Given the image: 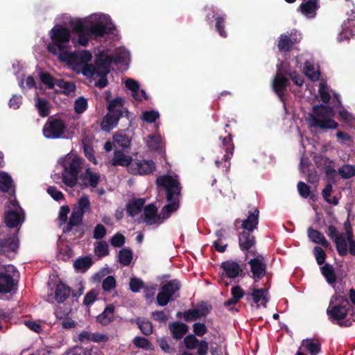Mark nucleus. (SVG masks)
Returning <instances> with one entry per match:
<instances>
[{
  "label": "nucleus",
  "mask_w": 355,
  "mask_h": 355,
  "mask_svg": "<svg viewBox=\"0 0 355 355\" xmlns=\"http://www.w3.org/2000/svg\"><path fill=\"white\" fill-rule=\"evenodd\" d=\"M338 173L345 179H349L355 175V167L352 165L345 164L338 168Z\"/></svg>",
  "instance_id": "53"
},
{
  "label": "nucleus",
  "mask_w": 355,
  "mask_h": 355,
  "mask_svg": "<svg viewBox=\"0 0 355 355\" xmlns=\"http://www.w3.org/2000/svg\"><path fill=\"white\" fill-rule=\"evenodd\" d=\"M220 268L229 278H236L242 271L239 264L234 261H226L221 263Z\"/></svg>",
  "instance_id": "31"
},
{
  "label": "nucleus",
  "mask_w": 355,
  "mask_h": 355,
  "mask_svg": "<svg viewBox=\"0 0 355 355\" xmlns=\"http://www.w3.org/2000/svg\"><path fill=\"white\" fill-rule=\"evenodd\" d=\"M327 314L332 322L337 321L336 324L340 326L348 327L351 324L347 321H343L347 315V309L345 305H333V302L331 301L327 310Z\"/></svg>",
  "instance_id": "10"
},
{
  "label": "nucleus",
  "mask_w": 355,
  "mask_h": 355,
  "mask_svg": "<svg viewBox=\"0 0 355 355\" xmlns=\"http://www.w3.org/2000/svg\"><path fill=\"white\" fill-rule=\"evenodd\" d=\"M94 252L99 258L109 254V246L106 241H100L94 243Z\"/></svg>",
  "instance_id": "43"
},
{
  "label": "nucleus",
  "mask_w": 355,
  "mask_h": 355,
  "mask_svg": "<svg viewBox=\"0 0 355 355\" xmlns=\"http://www.w3.org/2000/svg\"><path fill=\"white\" fill-rule=\"evenodd\" d=\"M216 20V25L215 28L216 31L218 33L220 36L222 37H227V34L226 31H225V19L223 16H218L215 18Z\"/></svg>",
  "instance_id": "58"
},
{
  "label": "nucleus",
  "mask_w": 355,
  "mask_h": 355,
  "mask_svg": "<svg viewBox=\"0 0 355 355\" xmlns=\"http://www.w3.org/2000/svg\"><path fill=\"white\" fill-rule=\"evenodd\" d=\"M71 289L63 283L57 285L55 292V300L59 302H63L70 295Z\"/></svg>",
  "instance_id": "39"
},
{
  "label": "nucleus",
  "mask_w": 355,
  "mask_h": 355,
  "mask_svg": "<svg viewBox=\"0 0 355 355\" xmlns=\"http://www.w3.org/2000/svg\"><path fill=\"white\" fill-rule=\"evenodd\" d=\"M132 343L137 348H141L144 349H152V343L146 338L141 336L135 337Z\"/></svg>",
  "instance_id": "54"
},
{
  "label": "nucleus",
  "mask_w": 355,
  "mask_h": 355,
  "mask_svg": "<svg viewBox=\"0 0 355 355\" xmlns=\"http://www.w3.org/2000/svg\"><path fill=\"white\" fill-rule=\"evenodd\" d=\"M36 107L40 116L46 117L49 114L50 106L45 99L37 98L36 101Z\"/></svg>",
  "instance_id": "49"
},
{
  "label": "nucleus",
  "mask_w": 355,
  "mask_h": 355,
  "mask_svg": "<svg viewBox=\"0 0 355 355\" xmlns=\"http://www.w3.org/2000/svg\"><path fill=\"white\" fill-rule=\"evenodd\" d=\"M345 234L349 243V252L355 256V240L353 239V232L351 223H345Z\"/></svg>",
  "instance_id": "48"
},
{
  "label": "nucleus",
  "mask_w": 355,
  "mask_h": 355,
  "mask_svg": "<svg viewBox=\"0 0 355 355\" xmlns=\"http://www.w3.org/2000/svg\"><path fill=\"white\" fill-rule=\"evenodd\" d=\"M293 46V42L286 35H281L278 41V49L280 52H288L291 50Z\"/></svg>",
  "instance_id": "42"
},
{
  "label": "nucleus",
  "mask_w": 355,
  "mask_h": 355,
  "mask_svg": "<svg viewBox=\"0 0 355 355\" xmlns=\"http://www.w3.org/2000/svg\"><path fill=\"white\" fill-rule=\"evenodd\" d=\"M321 272L326 278L327 282L331 284L336 281V276L333 266L326 263L321 268Z\"/></svg>",
  "instance_id": "45"
},
{
  "label": "nucleus",
  "mask_w": 355,
  "mask_h": 355,
  "mask_svg": "<svg viewBox=\"0 0 355 355\" xmlns=\"http://www.w3.org/2000/svg\"><path fill=\"white\" fill-rule=\"evenodd\" d=\"M168 329L173 338L177 340L182 339L189 331L188 325L179 322L169 323Z\"/></svg>",
  "instance_id": "30"
},
{
  "label": "nucleus",
  "mask_w": 355,
  "mask_h": 355,
  "mask_svg": "<svg viewBox=\"0 0 355 355\" xmlns=\"http://www.w3.org/2000/svg\"><path fill=\"white\" fill-rule=\"evenodd\" d=\"M16 268L12 265L0 267V293L12 292L17 286L14 279Z\"/></svg>",
  "instance_id": "5"
},
{
  "label": "nucleus",
  "mask_w": 355,
  "mask_h": 355,
  "mask_svg": "<svg viewBox=\"0 0 355 355\" xmlns=\"http://www.w3.org/2000/svg\"><path fill=\"white\" fill-rule=\"evenodd\" d=\"M116 287V280L113 276H108L102 282V288L106 292H110Z\"/></svg>",
  "instance_id": "60"
},
{
  "label": "nucleus",
  "mask_w": 355,
  "mask_h": 355,
  "mask_svg": "<svg viewBox=\"0 0 355 355\" xmlns=\"http://www.w3.org/2000/svg\"><path fill=\"white\" fill-rule=\"evenodd\" d=\"M355 35V12L352 10L351 15L347 21H344L342 25V31L339 34L338 39L340 41L344 40H349Z\"/></svg>",
  "instance_id": "21"
},
{
  "label": "nucleus",
  "mask_w": 355,
  "mask_h": 355,
  "mask_svg": "<svg viewBox=\"0 0 355 355\" xmlns=\"http://www.w3.org/2000/svg\"><path fill=\"white\" fill-rule=\"evenodd\" d=\"M41 82L46 86L48 89H52L56 85L58 79L55 78L49 72H42L40 75Z\"/></svg>",
  "instance_id": "50"
},
{
  "label": "nucleus",
  "mask_w": 355,
  "mask_h": 355,
  "mask_svg": "<svg viewBox=\"0 0 355 355\" xmlns=\"http://www.w3.org/2000/svg\"><path fill=\"white\" fill-rule=\"evenodd\" d=\"M180 288V283L177 279L168 281L162 285L157 296L158 305L162 306H166L170 301L173 300V295L178 291Z\"/></svg>",
  "instance_id": "8"
},
{
  "label": "nucleus",
  "mask_w": 355,
  "mask_h": 355,
  "mask_svg": "<svg viewBox=\"0 0 355 355\" xmlns=\"http://www.w3.org/2000/svg\"><path fill=\"white\" fill-rule=\"evenodd\" d=\"M133 162L132 157L130 155H127L123 151L117 150L114 152L111 163L114 166L128 167V171H130V167Z\"/></svg>",
  "instance_id": "26"
},
{
  "label": "nucleus",
  "mask_w": 355,
  "mask_h": 355,
  "mask_svg": "<svg viewBox=\"0 0 355 355\" xmlns=\"http://www.w3.org/2000/svg\"><path fill=\"white\" fill-rule=\"evenodd\" d=\"M12 182L11 177L7 173H3L0 175V190L3 193L8 192L11 187Z\"/></svg>",
  "instance_id": "56"
},
{
  "label": "nucleus",
  "mask_w": 355,
  "mask_h": 355,
  "mask_svg": "<svg viewBox=\"0 0 355 355\" xmlns=\"http://www.w3.org/2000/svg\"><path fill=\"white\" fill-rule=\"evenodd\" d=\"M87 107V100L83 96L78 97L74 102V112L78 114L85 112Z\"/></svg>",
  "instance_id": "52"
},
{
  "label": "nucleus",
  "mask_w": 355,
  "mask_h": 355,
  "mask_svg": "<svg viewBox=\"0 0 355 355\" xmlns=\"http://www.w3.org/2000/svg\"><path fill=\"white\" fill-rule=\"evenodd\" d=\"M49 35L51 42L48 44L47 50L51 54L56 55L58 54V50L70 48L69 42L71 34L67 27L55 25L50 30Z\"/></svg>",
  "instance_id": "2"
},
{
  "label": "nucleus",
  "mask_w": 355,
  "mask_h": 355,
  "mask_svg": "<svg viewBox=\"0 0 355 355\" xmlns=\"http://www.w3.org/2000/svg\"><path fill=\"white\" fill-rule=\"evenodd\" d=\"M18 239L15 237H9L0 240V254L8 255L10 252L15 253L18 249Z\"/></svg>",
  "instance_id": "27"
},
{
  "label": "nucleus",
  "mask_w": 355,
  "mask_h": 355,
  "mask_svg": "<svg viewBox=\"0 0 355 355\" xmlns=\"http://www.w3.org/2000/svg\"><path fill=\"white\" fill-rule=\"evenodd\" d=\"M300 349L308 351L311 355H317L320 352V343L316 339H304Z\"/></svg>",
  "instance_id": "33"
},
{
  "label": "nucleus",
  "mask_w": 355,
  "mask_h": 355,
  "mask_svg": "<svg viewBox=\"0 0 355 355\" xmlns=\"http://www.w3.org/2000/svg\"><path fill=\"white\" fill-rule=\"evenodd\" d=\"M154 220H159L157 207L153 203L144 206L139 222H152Z\"/></svg>",
  "instance_id": "29"
},
{
  "label": "nucleus",
  "mask_w": 355,
  "mask_h": 355,
  "mask_svg": "<svg viewBox=\"0 0 355 355\" xmlns=\"http://www.w3.org/2000/svg\"><path fill=\"white\" fill-rule=\"evenodd\" d=\"M25 218V212L19 205L17 209L8 210L4 214V222H24Z\"/></svg>",
  "instance_id": "34"
},
{
  "label": "nucleus",
  "mask_w": 355,
  "mask_h": 355,
  "mask_svg": "<svg viewBox=\"0 0 355 355\" xmlns=\"http://www.w3.org/2000/svg\"><path fill=\"white\" fill-rule=\"evenodd\" d=\"M248 253L255 256L254 258L249 261L248 263L250 266L252 278L255 281H258L262 279L266 274V264L264 257L260 254L257 255L254 251L249 252Z\"/></svg>",
  "instance_id": "11"
},
{
  "label": "nucleus",
  "mask_w": 355,
  "mask_h": 355,
  "mask_svg": "<svg viewBox=\"0 0 355 355\" xmlns=\"http://www.w3.org/2000/svg\"><path fill=\"white\" fill-rule=\"evenodd\" d=\"M184 319L187 322L196 320L201 318L200 312L197 309H189L183 313Z\"/></svg>",
  "instance_id": "62"
},
{
  "label": "nucleus",
  "mask_w": 355,
  "mask_h": 355,
  "mask_svg": "<svg viewBox=\"0 0 355 355\" xmlns=\"http://www.w3.org/2000/svg\"><path fill=\"white\" fill-rule=\"evenodd\" d=\"M157 342L162 350L165 353L173 354L175 352V349L168 345V340L165 337L157 338Z\"/></svg>",
  "instance_id": "63"
},
{
  "label": "nucleus",
  "mask_w": 355,
  "mask_h": 355,
  "mask_svg": "<svg viewBox=\"0 0 355 355\" xmlns=\"http://www.w3.org/2000/svg\"><path fill=\"white\" fill-rule=\"evenodd\" d=\"M258 223H241V229L242 231L239 233V243L241 250L249 251L254 246L255 238L252 235V232L257 229Z\"/></svg>",
  "instance_id": "9"
},
{
  "label": "nucleus",
  "mask_w": 355,
  "mask_h": 355,
  "mask_svg": "<svg viewBox=\"0 0 355 355\" xmlns=\"http://www.w3.org/2000/svg\"><path fill=\"white\" fill-rule=\"evenodd\" d=\"M115 30L116 27L112 24L106 25L101 21H96L88 26L89 33L92 37L94 38L101 37L107 34H113Z\"/></svg>",
  "instance_id": "18"
},
{
  "label": "nucleus",
  "mask_w": 355,
  "mask_h": 355,
  "mask_svg": "<svg viewBox=\"0 0 355 355\" xmlns=\"http://www.w3.org/2000/svg\"><path fill=\"white\" fill-rule=\"evenodd\" d=\"M84 179L87 180L89 185L92 188H96L100 182V175L92 172L91 169L87 168L84 173Z\"/></svg>",
  "instance_id": "46"
},
{
  "label": "nucleus",
  "mask_w": 355,
  "mask_h": 355,
  "mask_svg": "<svg viewBox=\"0 0 355 355\" xmlns=\"http://www.w3.org/2000/svg\"><path fill=\"white\" fill-rule=\"evenodd\" d=\"M114 306L112 304H109L106 306L102 313L96 317L98 322L102 325H107L114 320Z\"/></svg>",
  "instance_id": "36"
},
{
  "label": "nucleus",
  "mask_w": 355,
  "mask_h": 355,
  "mask_svg": "<svg viewBox=\"0 0 355 355\" xmlns=\"http://www.w3.org/2000/svg\"><path fill=\"white\" fill-rule=\"evenodd\" d=\"M62 166V182L69 187H74L77 184L78 174L81 170L80 158L73 155H67L63 160Z\"/></svg>",
  "instance_id": "3"
},
{
  "label": "nucleus",
  "mask_w": 355,
  "mask_h": 355,
  "mask_svg": "<svg viewBox=\"0 0 355 355\" xmlns=\"http://www.w3.org/2000/svg\"><path fill=\"white\" fill-rule=\"evenodd\" d=\"M76 56L73 65L82 66L81 72L86 65H93L92 64L88 63L92 58V55L89 51L83 50L79 52L76 51Z\"/></svg>",
  "instance_id": "35"
},
{
  "label": "nucleus",
  "mask_w": 355,
  "mask_h": 355,
  "mask_svg": "<svg viewBox=\"0 0 355 355\" xmlns=\"http://www.w3.org/2000/svg\"><path fill=\"white\" fill-rule=\"evenodd\" d=\"M289 83V79L280 73H277L272 80V89L283 103L285 101V94Z\"/></svg>",
  "instance_id": "17"
},
{
  "label": "nucleus",
  "mask_w": 355,
  "mask_h": 355,
  "mask_svg": "<svg viewBox=\"0 0 355 355\" xmlns=\"http://www.w3.org/2000/svg\"><path fill=\"white\" fill-rule=\"evenodd\" d=\"M308 236L311 241L315 243L320 244L324 248H328L330 245L329 243L322 233L311 227H309L308 230Z\"/></svg>",
  "instance_id": "37"
},
{
  "label": "nucleus",
  "mask_w": 355,
  "mask_h": 355,
  "mask_svg": "<svg viewBox=\"0 0 355 355\" xmlns=\"http://www.w3.org/2000/svg\"><path fill=\"white\" fill-rule=\"evenodd\" d=\"M267 289L266 288H254L252 290L251 297L257 307L259 306V302H261L263 306H266L268 300L266 298Z\"/></svg>",
  "instance_id": "38"
},
{
  "label": "nucleus",
  "mask_w": 355,
  "mask_h": 355,
  "mask_svg": "<svg viewBox=\"0 0 355 355\" xmlns=\"http://www.w3.org/2000/svg\"><path fill=\"white\" fill-rule=\"evenodd\" d=\"M334 115L333 108L329 105H318L313 107V113L310 114V125L320 129H336L338 123L331 117Z\"/></svg>",
  "instance_id": "1"
},
{
  "label": "nucleus",
  "mask_w": 355,
  "mask_h": 355,
  "mask_svg": "<svg viewBox=\"0 0 355 355\" xmlns=\"http://www.w3.org/2000/svg\"><path fill=\"white\" fill-rule=\"evenodd\" d=\"M125 236L119 233L114 234L110 240V244L114 248H121L125 243Z\"/></svg>",
  "instance_id": "64"
},
{
  "label": "nucleus",
  "mask_w": 355,
  "mask_h": 355,
  "mask_svg": "<svg viewBox=\"0 0 355 355\" xmlns=\"http://www.w3.org/2000/svg\"><path fill=\"white\" fill-rule=\"evenodd\" d=\"M90 209V202L87 196H82L73 207L68 222H83V218L86 211Z\"/></svg>",
  "instance_id": "14"
},
{
  "label": "nucleus",
  "mask_w": 355,
  "mask_h": 355,
  "mask_svg": "<svg viewBox=\"0 0 355 355\" xmlns=\"http://www.w3.org/2000/svg\"><path fill=\"white\" fill-rule=\"evenodd\" d=\"M66 128L62 119L49 117L43 127V134L48 139H58L62 137Z\"/></svg>",
  "instance_id": "6"
},
{
  "label": "nucleus",
  "mask_w": 355,
  "mask_h": 355,
  "mask_svg": "<svg viewBox=\"0 0 355 355\" xmlns=\"http://www.w3.org/2000/svg\"><path fill=\"white\" fill-rule=\"evenodd\" d=\"M156 184L165 189L167 200H171L173 198H179L182 187L178 179L169 175H161L156 179Z\"/></svg>",
  "instance_id": "4"
},
{
  "label": "nucleus",
  "mask_w": 355,
  "mask_h": 355,
  "mask_svg": "<svg viewBox=\"0 0 355 355\" xmlns=\"http://www.w3.org/2000/svg\"><path fill=\"white\" fill-rule=\"evenodd\" d=\"M71 26L72 32L77 33L78 35V39L75 40L74 38H72V42L75 46L79 45L82 46H87L88 45L89 38L92 37L88 31V26L80 20L73 22Z\"/></svg>",
  "instance_id": "12"
},
{
  "label": "nucleus",
  "mask_w": 355,
  "mask_h": 355,
  "mask_svg": "<svg viewBox=\"0 0 355 355\" xmlns=\"http://www.w3.org/2000/svg\"><path fill=\"white\" fill-rule=\"evenodd\" d=\"M122 116H123L121 113H114L108 111L101 121V129L105 132H110L117 125L119 119Z\"/></svg>",
  "instance_id": "24"
},
{
  "label": "nucleus",
  "mask_w": 355,
  "mask_h": 355,
  "mask_svg": "<svg viewBox=\"0 0 355 355\" xmlns=\"http://www.w3.org/2000/svg\"><path fill=\"white\" fill-rule=\"evenodd\" d=\"M93 261L90 257L86 256L77 259L73 263L75 269L78 271L85 272L92 265Z\"/></svg>",
  "instance_id": "41"
},
{
  "label": "nucleus",
  "mask_w": 355,
  "mask_h": 355,
  "mask_svg": "<svg viewBox=\"0 0 355 355\" xmlns=\"http://www.w3.org/2000/svg\"><path fill=\"white\" fill-rule=\"evenodd\" d=\"M243 218H239L234 222H258L259 210L257 207L248 205L243 210Z\"/></svg>",
  "instance_id": "28"
},
{
  "label": "nucleus",
  "mask_w": 355,
  "mask_h": 355,
  "mask_svg": "<svg viewBox=\"0 0 355 355\" xmlns=\"http://www.w3.org/2000/svg\"><path fill=\"white\" fill-rule=\"evenodd\" d=\"M320 8L319 0H304L297 8V11L307 18L313 19Z\"/></svg>",
  "instance_id": "20"
},
{
  "label": "nucleus",
  "mask_w": 355,
  "mask_h": 355,
  "mask_svg": "<svg viewBox=\"0 0 355 355\" xmlns=\"http://www.w3.org/2000/svg\"><path fill=\"white\" fill-rule=\"evenodd\" d=\"M136 323L141 333L144 335L149 336L153 333V326L151 322L141 318H138L136 320Z\"/></svg>",
  "instance_id": "47"
},
{
  "label": "nucleus",
  "mask_w": 355,
  "mask_h": 355,
  "mask_svg": "<svg viewBox=\"0 0 355 355\" xmlns=\"http://www.w3.org/2000/svg\"><path fill=\"white\" fill-rule=\"evenodd\" d=\"M56 85L61 89H64L62 92L69 94L73 92L76 89L75 84L71 81H66L62 79H58Z\"/></svg>",
  "instance_id": "55"
},
{
  "label": "nucleus",
  "mask_w": 355,
  "mask_h": 355,
  "mask_svg": "<svg viewBox=\"0 0 355 355\" xmlns=\"http://www.w3.org/2000/svg\"><path fill=\"white\" fill-rule=\"evenodd\" d=\"M328 236L334 240L336 250L340 256H345L347 254V241L343 234H340L334 225L328 227Z\"/></svg>",
  "instance_id": "16"
},
{
  "label": "nucleus",
  "mask_w": 355,
  "mask_h": 355,
  "mask_svg": "<svg viewBox=\"0 0 355 355\" xmlns=\"http://www.w3.org/2000/svg\"><path fill=\"white\" fill-rule=\"evenodd\" d=\"M114 139L123 148H127L130 145V140L126 135L116 134L114 136Z\"/></svg>",
  "instance_id": "59"
},
{
  "label": "nucleus",
  "mask_w": 355,
  "mask_h": 355,
  "mask_svg": "<svg viewBox=\"0 0 355 355\" xmlns=\"http://www.w3.org/2000/svg\"><path fill=\"white\" fill-rule=\"evenodd\" d=\"M58 60L62 62H66L68 64L73 65L76 58V51H69L67 49L58 50Z\"/></svg>",
  "instance_id": "44"
},
{
  "label": "nucleus",
  "mask_w": 355,
  "mask_h": 355,
  "mask_svg": "<svg viewBox=\"0 0 355 355\" xmlns=\"http://www.w3.org/2000/svg\"><path fill=\"white\" fill-rule=\"evenodd\" d=\"M220 130H223L225 133L227 134V136L223 137L219 135V139L222 140V146L225 150V154L223 155L222 160L228 164L225 166L229 168L230 166V160L234 153V145L232 141V130L230 123H226L224 127H218L216 128L217 132L220 133Z\"/></svg>",
  "instance_id": "7"
},
{
  "label": "nucleus",
  "mask_w": 355,
  "mask_h": 355,
  "mask_svg": "<svg viewBox=\"0 0 355 355\" xmlns=\"http://www.w3.org/2000/svg\"><path fill=\"white\" fill-rule=\"evenodd\" d=\"M132 259V252L130 249L123 248L119 252V261L123 266H129Z\"/></svg>",
  "instance_id": "51"
},
{
  "label": "nucleus",
  "mask_w": 355,
  "mask_h": 355,
  "mask_svg": "<svg viewBox=\"0 0 355 355\" xmlns=\"http://www.w3.org/2000/svg\"><path fill=\"white\" fill-rule=\"evenodd\" d=\"M155 170L156 164L152 159H136L130 167V173L133 175H149Z\"/></svg>",
  "instance_id": "13"
},
{
  "label": "nucleus",
  "mask_w": 355,
  "mask_h": 355,
  "mask_svg": "<svg viewBox=\"0 0 355 355\" xmlns=\"http://www.w3.org/2000/svg\"><path fill=\"white\" fill-rule=\"evenodd\" d=\"M168 204L163 207L159 214V220L168 219L171 214L176 211L179 207V198H173L171 200H167Z\"/></svg>",
  "instance_id": "32"
},
{
  "label": "nucleus",
  "mask_w": 355,
  "mask_h": 355,
  "mask_svg": "<svg viewBox=\"0 0 355 355\" xmlns=\"http://www.w3.org/2000/svg\"><path fill=\"white\" fill-rule=\"evenodd\" d=\"M158 112L155 110L146 111L142 114V120L147 123H154L159 118Z\"/></svg>",
  "instance_id": "61"
},
{
  "label": "nucleus",
  "mask_w": 355,
  "mask_h": 355,
  "mask_svg": "<svg viewBox=\"0 0 355 355\" xmlns=\"http://www.w3.org/2000/svg\"><path fill=\"white\" fill-rule=\"evenodd\" d=\"M332 192V185L331 184H327L324 189L322 190V194L325 200L329 203L336 205L338 204V199L336 197H334L332 199H330L331 194Z\"/></svg>",
  "instance_id": "57"
},
{
  "label": "nucleus",
  "mask_w": 355,
  "mask_h": 355,
  "mask_svg": "<svg viewBox=\"0 0 355 355\" xmlns=\"http://www.w3.org/2000/svg\"><path fill=\"white\" fill-rule=\"evenodd\" d=\"M112 63V55L104 52H101L96 56L94 67L96 69V72L109 73L110 72V66Z\"/></svg>",
  "instance_id": "22"
},
{
  "label": "nucleus",
  "mask_w": 355,
  "mask_h": 355,
  "mask_svg": "<svg viewBox=\"0 0 355 355\" xmlns=\"http://www.w3.org/2000/svg\"><path fill=\"white\" fill-rule=\"evenodd\" d=\"M110 92H106V101L109 103L107 107V111L114 113H121L127 119H130V112L124 107L125 101L121 97H116L113 100H109Z\"/></svg>",
  "instance_id": "19"
},
{
  "label": "nucleus",
  "mask_w": 355,
  "mask_h": 355,
  "mask_svg": "<svg viewBox=\"0 0 355 355\" xmlns=\"http://www.w3.org/2000/svg\"><path fill=\"white\" fill-rule=\"evenodd\" d=\"M146 199L142 198H132L126 205V213L128 216L135 217L138 216L143 210Z\"/></svg>",
  "instance_id": "25"
},
{
  "label": "nucleus",
  "mask_w": 355,
  "mask_h": 355,
  "mask_svg": "<svg viewBox=\"0 0 355 355\" xmlns=\"http://www.w3.org/2000/svg\"><path fill=\"white\" fill-rule=\"evenodd\" d=\"M82 74L88 78L93 77L94 75L99 76L100 79L95 83V86L98 88H104L108 84L107 78L108 73L103 74V73L96 72V69L94 65H86L82 71Z\"/></svg>",
  "instance_id": "23"
},
{
  "label": "nucleus",
  "mask_w": 355,
  "mask_h": 355,
  "mask_svg": "<svg viewBox=\"0 0 355 355\" xmlns=\"http://www.w3.org/2000/svg\"><path fill=\"white\" fill-rule=\"evenodd\" d=\"M303 71L305 76L313 82L318 81L320 78V72L315 70L314 65L311 61L306 60L305 62Z\"/></svg>",
  "instance_id": "40"
},
{
  "label": "nucleus",
  "mask_w": 355,
  "mask_h": 355,
  "mask_svg": "<svg viewBox=\"0 0 355 355\" xmlns=\"http://www.w3.org/2000/svg\"><path fill=\"white\" fill-rule=\"evenodd\" d=\"M184 344L189 350L197 349L198 355H207L208 353V343L204 340H199L193 334L187 336L184 338Z\"/></svg>",
  "instance_id": "15"
}]
</instances>
